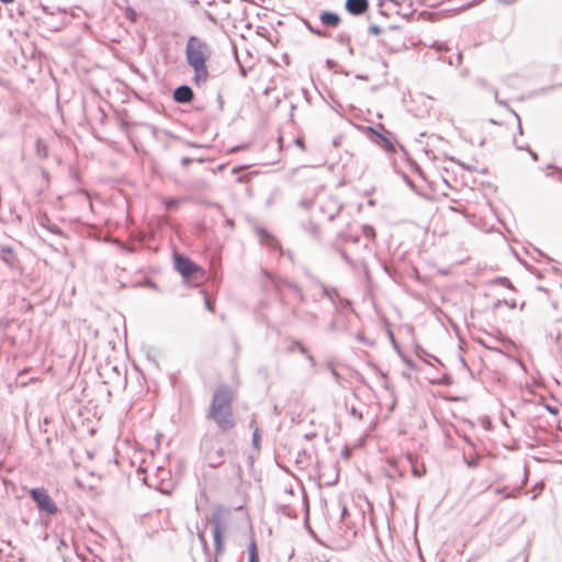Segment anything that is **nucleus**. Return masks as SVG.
I'll list each match as a JSON object with an SVG mask.
<instances>
[{
  "label": "nucleus",
  "mask_w": 562,
  "mask_h": 562,
  "mask_svg": "<svg viewBox=\"0 0 562 562\" xmlns=\"http://www.w3.org/2000/svg\"><path fill=\"white\" fill-rule=\"evenodd\" d=\"M233 401V391L226 384L218 385L213 393L206 418L214 422L222 432H227L236 426Z\"/></svg>",
  "instance_id": "obj_1"
},
{
  "label": "nucleus",
  "mask_w": 562,
  "mask_h": 562,
  "mask_svg": "<svg viewBox=\"0 0 562 562\" xmlns=\"http://www.w3.org/2000/svg\"><path fill=\"white\" fill-rule=\"evenodd\" d=\"M211 57L210 46L196 36H190L186 45L187 63L194 70V82L204 83L209 78L206 60Z\"/></svg>",
  "instance_id": "obj_2"
},
{
  "label": "nucleus",
  "mask_w": 562,
  "mask_h": 562,
  "mask_svg": "<svg viewBox=\"0 0 562 562\" xmlns=\"http://www.w3.org/2000/svg\"><path fill=\"white\" fill-rule=\"evenodd\" d=\"M231 512L226 507L218 505L214 508L209 522L213 527V539L215 555H221L224 552L223 533L227 529V518Z\"/></svg>",
  "instance_id": "obj_3"
},
{
  "label": "nucleus",
  "mask_w": 562,
  "mask_h": 562,
  "mask_svg": "<svg viewBox=\"0 0 562 562\" xmlns=\"http://www.w3.org/2000/svg\"><path fill=\"white\" fill-rule=\"evenodd\" d=\"M173 266L186 282L199 284L204 279L205 272L203 268L184 255L175 254Z\"/></svg>",
  "instance_id": "obj_4"
},
{
  "label": "nucleus",
  "mask_w": 562,
  "mask_h": 562,
  "mask_svg": "<svg viewBox=\"0 0 562 562\" xmlns=\"http://www.w3.org/2000/svg\"><path fill=\"white\" fill-rule=\"evenodd\" d=\"M29 495L41 516L52 517L58 513V507L46 488L33 487L29 491Z\"/></svg>",
  "instance_id": "obj_5"
},
{
  "label": "nucleus",
  "mask_w": 562,
  "mask_h": 562,
  "mask_svg": "<svg viewBox=\"0 0 562 562\" xmlns=\"http://www.w3.org/2000/svg\"><path fill=\"white\" fill-rule=\"evenodd\" d=\"M202 449L205 451V458L211 468H217L224 461V451L222 447H214L211 439L202 441Z\"/></svg>",
  "instance_id": "obj_6"
},
{
  "label": "nucleus",
  "mask_w": 562,
  "mask_h": 562,
  "mask_svg": "<svg viewBox=\"0 0 562 562\" xmlns=\"http://www.w3.org/2000/svg\"><path fill=\"white\" fill-rule=\"evenodd\" d=\"M345 9L351 15L358 16L368 11L369 1L368 0H346Z\"/></svg>",
  "instance_id": "obj_7"
},
{
  "label": "nucleus",
  "mask_w": 562,
  "mask_h": 562,
  "mask_svg": "<svg viewBox=\"0 0 562 562\" xmlns=\"http://www.w3.org/2000/svg\"><path fill=\"white\" fill-rule=\"evenodd\" d=\"M257 235L261 245H265L271 249L280 248L279 240L270 234L266 228L258 227Z\"/></svg>",
  "instance_id": "obj_8"
},
{
  "label": "nucleus",
  "mask_w": 562,
  "mask_h": 562,
  "mask_svg": "<svg viewBox=\"0 0 562 562\" xmlns=\"http://www.w3.org/2000/svg\"><path fill=\"white\" fill-rule=\"evenodd\" d=\"M0 259L10 268L16 269L19 267V260L9 246H0Z\"/></svg>",
  "instance_id": "obj_9"
},
{
  "label": "nucleus",
  "mask_w": 562,
  "mask_h": 562,
  "mask_svg": "<svg viewBox=\"0 0 562 562\" xmlns=\"http://www.w3.org/2000/svg\"><path fill=\"white\" fill-rule=\"evenodd\" d=\"M193 90L187 85L179 86L173 91V99L178 103H188L193 99Z\"/></svg>",
  "instance_id": "obj_10"
},
{
  "label": "nucleus",
  "mask_w": 562,
  "mask_h": 562,
  "mask_svg": "<svg viewBox=\"0 0 562 562\" xmlns=\"http://www.w3.org/2000/svg\"><path fill=\"white\" fill-rule=\"evenodd\" d=\"M378 144L381 146L383 151L387 155L398 154V151H400L403 157L407 156V151L402 146V143H378Z\"/></svg>",
  "instance_id": "obj_11"
},
{
  "label": "nucleus",
  "mask_w": 562,
  "mask_h": 562,
  "mask_svg": "<svg viewBox=\"0 0 562 562\" xmlns=\"http://www.w3.org/2000/svg\"><path fill=\"white\" fill-rule=\"evenodd\" d=\"M321 22L328 27H336L340 23V18L337 13L324 11L319 15Z\"/></svg>",
  "instance_id": "obj_12"
},
{
  "label": "nucleus",
  "mask_w": 562,
  "mask_h": 562,
  "mask_svg": "<svg viewBox=\"0 0 562 562\" xmlns=\"http://www.w3.org/2000/svg\"><path fill=\"white\" fill-rule=\"evenodd\" d=\"M302 227L304 232L307 233L313 239L317 241L322 239L321 227L314 221L310 220L306 223H303Z\"/></svg>",
  "instance_id": "obj_13"
},
{
  "label": "nucleus",
  "mask_w": 562,
  "mask_h": 562,
  "mask_svg": "<svg viewBox=\"0 0 562 562\" xmlns=\"http://www.w3.org/2000/svg\"><path fill=\"white\" fill-rule=\"evenodd\" d=\"M462 459L469 469H475L479 467L482 457L479 453H474L468 457L467 453L463 452Z\"/></svg>",
  "instance_id": "obj_14"
},
{
  "label": "nucleus",
  "mask_w": 562,
  "mask_h": 562,
  "mask_svg": "<svg viewBox=\"0 0 562 562\" xmlns=\"http://www.w3.org/2000/svg\"><path fill=\"white\" fill-rule=\"evenodd\" d=\"M248 562H260L258 547L255 539H251L248 544Z\"/></svg>",
  "instance_id": "obj_15"
},
{
  "label": "nucleus",
  "mask_w": 562,
  "mask_h": 562,
  "mask_svg": "<svg viewBox=\"0 0 562 562\" xmlns=\"http://www.w3.org/2000/svg\"><path fill=\"white\" fill-rule=\"evenodd\" d=\"M209 160H211L209 157L200 156V154H196V155H193L191 157H183L181 159V165L183 167H188L190 164H192L194 161L202 164V162H205V161H209Z\"/></svg>",
  "instance_id": "obj_16"
},
{
  "label": "nucleus",
  "mask_w": 562,
  "mask_h": 562,
  "mask_svg": "<svg viewBox=\"0 0 562 562\" xmlns=\"http://www.w3.org/2000/svg\"><path fill=\"white\" fill-rule=\"evenodd\" d=\"M407 459L412 465V474L415 476V477H422L425 473H426V469L423 467V470H419L418 467H417V459L416 457L412 456V454H408L407 456Z\"/></svg>",
  "instance_id": "obj_17"
},
{
  "label": "nucleus",
  "mask_w": 562,
  "mask_h": 562,
  "mask_svg": "<svg viewBox=\"0 0 562 562\" xmlns=\"http://www.w3.org/2000/svg\"><path fill=\"white\" fill-rule=\"evenodd\" d=\"M35 154L40 159L48 157V147L46 143H34Z\"/></svg>",
  "instance_id": "obj_18"
},
{
  "label": "nucleus",
  "mask_w": 562,
  "mask_h": 562,
  "mask_svg": "<svg viewBox=\"0 0 562 562\" xmlns=\"http://www.w3.org/2000/svg\"><path fill=\"white\" fill-rule=\"evenodd\" d=\"M198 538L201 542L204 554L209 558L210 557V547H209L207 540L205 538L204 530L198 531Z\"/></svg>",
  "instance_id": "obj_19"
},
{
  "label": "nucleus",
  "mask_w": 562,
  "mask_h": 562,
  "mask_svg": "<svg viewBox=\"0 0 562 562\" xmlns=\"http://www.w3.org/2000/svg\"><path fill=\"white\" fill-rule=\"evenodd\" d=\"M547 169L554 170V172H547V177H553L562 183V168L555 167L553 165H548Z\"/></svg>",
  "instance_id": "obj_20"
},
{
  "label": "nucleus",
  "mask_w": 562,
  "mask_h": 562,
  "mask_svg": "<svg viewBox=\"0 0 562 562\" xmlns=\"http://www.w3.org/2000/svg\"><path fill=\"white\" fill-rule=\"evenodd\" d=\"M164 204L167 210H175L179 206L180 200H178L176 198H168V199L164 200Z\"/></svg>",
  "instance_id": "obj_21"
},
{
  "label": "nucleus",
  "mask_w": 562,
  "mask_h": 562,
  "mask_svg": "<svg viewBox=\"0 0 562 562\" xmlns=\"http://www.w3.org/2000/svg\"><path fill=\"white\" fill-rule=\"evenodd\" d=\"M299 350L302 355H307L306 347L300 340H293L290 347V351Z\"/></svg>",
  "instance_id": "obj_22"
},
{
  "label": "nucleus",
  "mask_w": 562,
  "mask_h": 562,
  "mask_svg": "<svg viewBox=\"0 0 562 562\" xmlns=\"http://www.w3.org/2000/svg\"><path fill=\"white\" fill-rule=\"evenodd\" d=\"M493 282L495 284H501V285H503L505 288H508V289H514L513 283L506 277H497Z\"/></svg>",
  "instance_id": "obj_23"
},
{
  "label": "nucleus",
  "mask_w": 562,
  "mask_h": 562,
  "mask_svg": "<svg viewBox=\"0 0 562 562\" xmlns=\"http://www.w3.org/2000/svg\"><path fill=\"white\" fill-rule=\"evenodd\" d=\"M367 137H370L371 135H376V137L379 138L378 140H383V142H386L389 140L386 137H384L383 135L376 133L372 127H367Z\"/></svg>",
  "instance_id": "obj_24"
},
{
  "label": "nucleus",
  "mask_w": 562,
  "mask_h": 562,
  "mask_svg": "<svg viewBox=\"0 0 562 562\" xmlns=\"http://www.w3.org/2000/svg\"><path fill=\"white\" fill-rule=\"evenodd\" d=\"M259 442H260V432H259V429L256 428L255 431L252 432V445L255 448H259Z\"/></svg>",
  "instance_id": "obj_25"
},
{
  "label": "nucleus",
  "mask_w": 562,
  "mask_h": 562,
  "mask_svg": "<svg viewBox=\"0 0 562 562\" xmlns=\"http://www.w3.org/2000/svg\"><path fill=\"white\" fill-rule=\"evenodd\" d=\"M314 201L311 200V199H303L299 202V205L302 207V209H305V210H308L312 207Z\"/></svg>",
  "instance_id": "obj_26"
},
{
  "label": "nucleus",
  "mask_w": 562,
  "mask_h": 562,
  "mask_svg": "<svg viewBox=\"0 0 562 562\" xmlns=\"http://www.w3.org/2000/svg\"><path fill=\"white\" fill-rule=\"evenodd\" d=\"M402 178L403 180L406 182V184L415 192H417L416 190V187L414 184V182L409 179V177L405 173V172H402Z\"/></svg>",
  "instance_id": "obj_27"
},
{
  "label": "nucleus",
  "mask_w": 562,
  "mask_h": 562,
  "mask_svg": "<svg viewBox=\"0 0 562 562\" xmlns=\"http://www.w3.org/2000/svg\"><path fill=\"white\" fill-rule=\"evenodd\" d=\"M436 15V13H431V12H427V11H423L419 13V16L425 19V20H429V21H435L434 16Z\"/></svg>",
  "instance_id": "obj_28"
},
{
  "label": "nucleus",
  "mask_w": 562,
  "mask_h": 562,
  "mask_svg": "<svg viewBox=\"0 0 562 562\" xmlns=\"http://www.w3.org/2000/svg\"><path fill=\"white\" fill-rule=\"evenodd\" d=\"M381 32H382V30L379 25L373 24V25L369 26V33H371L373 35H379V34H381Z\"/></svg>",
  "instance_id": "obj_29"
},
{
  "label": "nucleus",
  "mask_w": 562,
  "mask_h": 562,
  "mask_svg": "<svg viewBox=\"0 0 562 562\" xmlns=\"http://www.w3.org/2000/svg\"><path fill=\"white\" fill-rule=\"evenodd\" d=\"M338 251H339V254H340L341 258H342L347 263H351V259H350V257L348 256V254H347L344 249L339 248V249H338Z\"/></svg>",
  "instance_id": "obj_30"
},
{
  "label": "nucleus",
  "mask_w": 562,
  "mask_h": 562,
  "mask_svg": "<svg viewBox=\"0 0 562 562\" xmlns=\"http://www.w3.org/2000/svg\"><path fill=\"white\" fill-rule=\"evenodd\" d=\"M350 414L358 419H362V413L355 407L350 409Z\"/></svg>",
  "instance_id": "obj_31"
},
{
  "label": "nucleus",
  "mask_w": 562,
  "mask_h": 562,
  "mask_svg": "<svg viewBox=\"0 0 562 562\" xmlns=\"http://www.w3.org/2000/svg\"><path fill=\"white\" fill-rule=\"evenodd\" d=\"M413 14H414V9H413V5L409 4L408 5V11L403 13V18L409 19Z\"/></svg>",
  "instance_id": "obj_32"
},
{
  "label": "nucleus",
  "mask_w": 562,
  "mask_h": 562,
  "mask_svg": "<svg viewBox=\"0 0 562 562\" xmlns=\"http://www.w3.org/2000/svg\"><path fill=\"white\" fill-rule=\"evenodd\" d=\"M306 357V359L308 360V362L311 363L312 367H315L316 366V360L315 358L307 352V355H304Z\"/></svg>",
  "instance_id": "obj_33"
},
{
  "label": "nucleus",
  "mask_w": 562,
  "mask_h": 562,
  "mask_svg": "<svg viewBox=\"0 0 562 562\" xmlns=\"http://www.w3.org/2000/svg\"><path fill=\"white\" fill-rule=\"evenodd\" d=\"M49 231H50L52 233L56 234V235H61V231H60V228H59L58 226H56V225H53V226L49 228Z\"/></svg>",
  "instance_id": "obj_34"
},
{
  "label": "nucleus",
  "mask_w": 562,
  "mask_h": 562,
  "mask_svg": "<svg viewBox=\"0 0 562 562\" xmlns=\"http://www.w3.org/2000/svg\"><path fill=\"white\" fill-rule=\"evenodd\" d=\"M364 229H366V234H367L368 236H372V237L374 236V229H373V227H371V226H364Z\"/></svg>",
  "instance_id": "obj_35"
},
{
  "label": "nucleus",
  "mask_w": 562,
  "mask_h": 562,
  "mask_svg": "<svg viewBox=\"0 0 562 562\" xmlns=\"http://www.w3.org/2000/svg\"><path fill=\"white\" fill-rule=\"evenodd\" d=\"M205 305L210 312H214L213 304L210 302L209 297H205Z\"/></svg>",
  "instance_id": "obj_36"
},
{
  "label": "nucleus",
  "mask_w": 562,
  "mask_h": 562,
  "mask_svg": "<svg viewBox=\"0 0 562 562\" xmlns=\"http://www.w3.org/2000/svg\"><path fill=\"white\" fill-rule=\"evenodd\" d=\"M296 147H299L302 151L306 150V143H294Z\"/></svg>",
  "instance_id": "obj_37"
},
{
  "label": "nucleus",
  "mask_w": 562,
  "mask_h": 562,
  "mask_svg": "<svg viewBox=\"0 0 562 562\" xmlns=\"http://www.w3.org/2000/svg\"><path fill=\"white\" fill-rule=\"evenodd\" d=\"M192 147L196 148V149H202V148H209V146H205V145H200L198 143H189Z\"/></svg>",
  "instance_id": "obj_38"
},
{
  "label": "nucleus",
  "mask_w": 562,
  "mask_h": 562,
  "mask_svg": "<svg viewBox=\"0 0 562 562\" xmlns=\"http://www.w3.org/2000/svg\"><path fill=\"white\" fill-rule=\"evenodd\" d=\"M284 143H281V142H278V143H270V145H272L274 148L277 149H281L282 146H283ZM267 145H269V143H267Z\"/></svg>",
  "instance_id": "obj_39"
},
{
  "label": "nucleus",
  "mask_w": 562,
  "mask_h": 562,
  "mask_svg": "<svg viewBox=\"0 0 562 562\" xmlns=\"http://www.w3.org/2000/svg\"><path fill=\"white\" fill-rule=\"evenodd\" d=\"M338 212H339V210L338 211L336 210L334 213H330L328 215V221L333 222L337 217Z\"/></svg>",
  "instance_id": "obj_40"
},
{
  "label": "nucleus",
  "mask_w": 562,
  "mask_h": 562,
  "mask_svg": "<svg viewBox=\"0 0 562 562\" xmlns=\"http://www.w3.org/2000/svg\"><path fill=\"white\" fill-rule=\"evenodd\" d=\"M461 166L468 170H477L476 167L473 165H467L462 162Z\"/></svg>",
  "instance_id": "obj_41"
},
{
  "label": "nucleus",
  "mask_w": 562,
  "mask_h": 562,
  "mask_svg": "<svg viewBox=\"0 0 562 562\" xmlns=\"http://www.w3.org/2000/svg\"><path fill=\"white\" fill-rule=\"evenodd\" d=\"M547 409L551 413V414H558L559 409L554 406H550L548 405L547 406Z\"/></svg>",
  "instance_id": "obj_42"
},
{
  "label": "nucleus",
  "mask_w": 562,
  "mask_h": 562,
  "mask_svg": "<svg viewBox=\"0 0 562 562\" xmlns=\"http://www.w3.org/2000/svg\"><path fill=\"white\" fill-rule=\"evenodd\" d=\"M246 147H247V145H246V144H244V145L238 146V147H232V148H229L228 150H229V151H235V150H238V149H245Z\"/></svg>",
  "instance_id": "obj_43"
},
{
  "label": "nucleus",
  "mask_w": 562,
  "mask_h": 562,
  "mask_svg": "<svg viewBox=\"0 0 562 562\" xmlns=\"http://www.w3.org/2000/svg\"><path fill=\"white\" fill-rule=\"evenodd\" d=\"M147 360L150 361L154 366H158L157 361L149 353L147 355Z\"/></svg>",
  "instance_id": "obj_44"
},
{
  "label": "nucleus",
  "mask_w": 562,
  "mask_h": 562,
  "mask_svg": "<svg viewBox=\"0 0 562 562\" xmlns=\"http://www.w3.org/2000/svg\"><path fill=\"white\" fill-rule=\"evenodd\" d=\"M529 154L530 156L532 157L533 160H538V155L537 153L532 151L531 149H529Z\"/></svg>",
  "instance_id": "obj_45"
},
{
  "label": "nucleus",
  "mask_w": 562,
  "mask_h": 562,
  "mask_svg": "<svg viewBox=\"0 0 562 562\" xmlns=\"http://www.w3.org/2000/svg\"><path fill=\"white\" fill-rule=\"evenodd\" d=\"M331 374H333V376H334L336 380H337V379H338V376H339L338 372H337L335 369H331Z\"/></svg>",
  "instance_id": "obj_46"
},
{
  "label": "nucleus",
  "mask_w": 562,
  "mask_h": 562,
  "mask_svg": "<svg viewBox=\"0 0 562 562\" xmlns=\"http://www.w3.org/2000/svg\"><path fill=\"white\" fill-rule=\"evenodd\" d=\"M323 293L324 295L329 296V290L326 286L323 288Z\"/></svg>",
  "instance_id": "obj_47"
},
{
  "label": "nucleus",
  "mask_w": 562,
  "mask_h": 562,
  "mask_svg": "<svg viewBox=\"0 0 562 562\" xmlns=\"http://www.w3.org/2000/svg\"><path fill=\"white\" fill-rule=\"evenodd\" d=\"M465 441H467L471 447H473V446H474L473 441H472L469 437H467V438H465Z\"/></svg>",
  "instance_id": "obj_48"
},
{
  "label": "nucleus",
  "mask_w": 562,
  "mask_h": 562,
  "mask_svg": "<svg viewBox=\"0 0 562 562\" xmlns=\"http://www.w3.org/2000/svg\"><path fill=\"white\" fill-rule=\"evenodd\" d=\"M349 454H350V452H349V450H348V449H346V450L342 452V456H344V457H346V458H347V457H349Z\"/></svg>",
  "instance_id": "obj_49"
},
{
  "label": "nucleus",
  "mask_w": 562,
  "mask_h": 562,
  "mask_svg": "<svg viewBox=\"0 0 562 562\" xmlns=\"http://www.w3.org/2000/svg\"><path fill=\"white\" fill-rule=\"evenodd\" d=\"M0 1H1L2 3L8 4V3H12L14 0H0Z\"/></svg>",
  "instance_id": "obj_50"
},
{
  "label": "nucleus",
  "mask_w": 562,
  "mask_h": 562,
  "mask_svg": "<svg viewBox=\"0 0 562 562\" xmlns=\"http://www.w3.org/2000/svg\"><path fill=\"white\" fill-rule=\"evenodd\" d=\"M553 88H554V86H552V87H548V88H542V89H541V91H542V92H544V91L551 90V89H553Z\"/></svg>",
  "instance_id": "obj_51"
},
{
  "label": "nucleus",
  "mask_w": 562,
  "mask_h": 562,
  "mask_svg": "<svg viewBox=\"0 0 562 562\" xmlns=\"http://www.w3.org/2000/svg\"><path fill=\"white\" fill-rule=\"evenodd\" d=\"M383 4H384V0H380V1L378 2V7H379V8H382V7H383Z\"/></svg>",
  "instance_id": "obj_52"
},
{
  "label": "nucleus",
  "mask_w": 562,
  "mask_h": 562,
  "mask_svg": "<svg viewBox=\"0 0 562 562\" xmlns=\"http://www.w3.org/2000/svg\"><path fill=\"white\" fill-rule=\"evenodd\" d=\"M359 239H360V237H359V236H355V237H352V241H355V243H358V241H359Z\"/></svg>",
  "instance_id": "obj_53"
},
{
  "label": "nucleus",
  "mask_w": 562,
  "mask_h": 562,
  "mask_svg": "<svg viewBox=\"0 0 562 562\" xmlns=\"http://www.w3.org/2000/svg\"><path fill=\"white\" fill-rule=\"evenodd\" d=\"M227 224H228V225H231V226H233V225H234L233 220H227Z\"/></svg>",
  "instance_id": "obj_54"
},
{
  "label": "nucleus",
  "mask_w": 562,
  "mask_h": 562,
  "mask_svg": "<svg viewBox=\"0 0 562 562\" xmlns=\"http://www.w3.org/2000/svg\"><path fill=\"white\" fill-rule=\"evenodd\" d=\"M508 305H510L512 308H514L516 306L515 302H508Z\"/></svg>",
  "instance_id": "obj_55"
},
{
  "label": "nucleus",
  "mask_w": 562,
  "mask_h": 562,
  "mask_svg": "<svg viewBox=\"0 0 562 562\" xmlns=\"http://www.w3.org/2000/svg\"><path fill=\"white\" fill-rule=\"evenodd\" d=\"M508 305H510L512 308H514L516 306L515 302H508Z\"/></svg>",
  "instance_id": "obj_56"
},
{
  "label": "nucleus",
  "mask_w": 562,
  "mask_h": 562,
  "mask_svg": "<svg viewBox=\"0 0 562 562\" xmlns=\"http://www.w3.org/2000/svg\"><path fill=\"white\" fill-rule=\"evenodd\" d=\"M263 273L268 277V278H271V274L268 272V271H263Z\"/></svg>",
  "instance_id": "obj_57"
},
{
  "label": "nucleus",
  "mask_w": 562,
  "mask_h": 562,
  "mask_svg": "<svg viewBox=\"0 0 562 562\" xmlns=\"http://www.w3.org/2000/svg\"><path fill=\"white\" fill-rule=\"evenodd\" d=\"M218 101H220V104H221V106H222V105H223V100H222V97H221V95L218 97Z\"/></svg>",
  "instance_id": "obj_58"
},
{
  "label": "nucleus",
  "mask_w": 562,
  "mask_h": 562,
  "mask_svg": "<svg viewBox=\"0 0 562 562\" xmlns=\"http://www.w3.org/2000/svg\"><path fill=\"white\" fill-rule=\"evenodd\" d=\"M339 144H340V143L335 142V143H333V146H334V147H337Z\"/></svg>",
  "instance_id": "obj_59"
},
{
  "label": "nucleus",
  "mask_w": 562,
  "mask_h": 562,
  "mask_svg": "<svg viewBox=\"0 0 562 562\" xmlns=\"http://www.w3.org/2000/svg\"><path fill=\"white\" fill-rule=\"evenodd\" d=\"M150 286L157 289V285L155 283H150Z\"/></svg>",
  "instance_id": "obj_60"
},
{
  "label": "nucleus",
  "mask_w": 562,
  "mask_h": 562,
  "mask_svg": "<svg viewBox=\"0 0 562 562\" xmlns=\"http://www.w3.org/2000/svg\"><path fill=\"white\" fill-rule=\"evenodd\" d=\"M57 162L60 164L61 159L59 157L56 158Z\"/></svg>",
  "instance_id": "obj_61"
},
{
  "label": "nucleus",
  "mask_w": 562,
  "mask_h": 562,
  "mask_svg": "<svg viewBox=\"0 0 562 562\" xmlns=\"http://www.w3.org/2000/svg\"><path fill=\"white\" fill-rule=\"evenodd\" d=\"M524 562H528V558L527 557L525 558Z\"/></svg>",
  "instance_id": "obj_62"
}]
</instances>
